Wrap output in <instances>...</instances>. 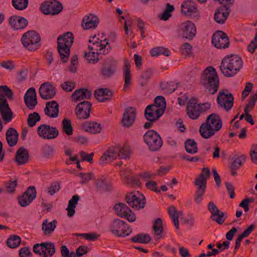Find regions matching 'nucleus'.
Segmentation results:
<instances>
[{"mask_svg": "<svg viewBox=\"0 0 257 257\" xmlns=\"http://www.w3.org/2000/svg\"><path fill=\"white\" fill-rule=\"evenodd\" d=\"M150 53L153 57L158 56L161 54L164 55L166 56H169L171 52L170 50L167 48L163 47H158L152 49L150 51Z\"/></svg>", "mask_w": 257, "mask_h": 257, "instance_id": "obj_46", "label": "nucleus"}, {"mask_svg": "<svg viewBox=\"0 0 257 257\" xmlns=\"http://www.w3.org/2000/svg\"><path fill=\"white\" fill-rule=\"evenodd\" d=\"M7 142L10 147L15 146L18 141L19 134L17 130L13 128H9L6 134Z\"/></svg>", "mask_w": 257, "mask_h": 257, "instance_id": "obj_30", "label": "nucleus"}, {"mask_svg": "<svg viewBox=\"0 0 257 257\" xmlns=\"http://www.w3.org/2000/svg\"><path fill=\"white\" fill-rule=\"evenodd\" d=\"M37 192L34 186H30L22 195L18 198V201L22 207L30 204L36 197Z\"/></svg>", "mask_w": 257, "mask_h": 257, "instance_id": "obj_18", "label": "nucleus"}, {"mask_svg": "<svg viewBox=\"0 0 257 257\" xmlns=\"http://www.w3.org/2000/svg\"><path fill=\"white\" fill-rule=\"evenodd\" d=\"M118 149L115 147L109 148L100 157L99 164L104 166L106 164L110 163L117 157Z\"/></svg>", "mask_w": 257, "mask_h": 257, "instance_id": "obj_23", "label": "nucleus"}, {"mask_svg": "<svg viewBox=\"0 0 257 257\" xmlns=\"http://www.w3.org/2000/svg\"><path fill=\"white\" fill-rule=\"evenodd\" d=\"M256 101L257 91L253 96L250 97L248 103L245 106L244 108V112H249V111H251L253 109Z\"/></svg>", "mask_w": 257, "mask_h": 257, "instance_id": "obj_54", "label": "nucleus"}, {"mask_svg": "<svg viewBox=\"0 0 257 257\" xmlns=\"http://www.w3.org/2000/svg\"><path fill=\"white\" fill-rule=\"evenodd\" d=\"M196 33V27L191 21L183 23L178 30V35L180 37L189 40H193Z\"/></svg>", "mask_w": 257, "mask_h": 257, "instance_id": "obj_12", "label": "nucleus"}, {"mask_svg": "<svg viewBox=\"0 0 257 257\" xmlns=\"http://www.w3.org/2000/svg\"><path fill=\"white\" fill-rule=\"evenodd\" d=\"M12 4L15 9L22 11L28 5V0H12Z\"/></svg>", "mask_w": 257, "mask_h": 257, "instance_id": "obj_53", "label": "nucleus"}, {"mask_svg": "<svg viewBox=\"0 0 257 257\" xmlns=\"http://www.w3.org/2000/svg\"><path fill=\"white\" fill-rule=\"evenodd\" d=\"M125 200L130 206L137 210L144 208L146 203L145 197L139 191L127 193Z\"/></svg>", "mask_w": 257, "mask_h": 257, "instance_id": "obj_8", "label": "nucleus"}, {"mask_svg": "<svg viewBox=\"0 0 257 257\" xmlns=\"http://www.w3.org/2000/svg\"><path fill=\"white\" fill-rule=\"evenodd\" d=\"M75 87V83L72 81H66L61 84L62 89L66 92L72 91Z\"/></svg>", "mask_w": 257, "mask_h": 257, "instance_id": "obj_64", "label": "nucleus"}, {"mask_svg": "<svg viewBox=\"0 0 257 257\" xmlns=\"http://www.w3.org/2000/svg\"><path fill=\"white\" fill-rule=\"evenodd\" d=\"M226 218V213L221 210L219 211L218 213H212L210 216V219L220 225L223 224Z\"/></svg>", "mask_w": 257, "mask_h": 257, "instance_id": "obj_45", "label": "nucleus"}, {"mask_svg": "<svg viewBox=\"0 0 257 257\" xmlns=\"http://www.w3.org/2000/svg\"><path fill=\"white\" fill-rule=\"evenodd\" d=\"M174 10V7L170 4H167L166 8L162 15L161 19L164 21L168 20L172 16L171 12Z\"/></svg>", "mask_w": 257, "mask_h": 257, "instance_id": "obj_59", "label": "nucleus"}, {"mask_svg": "<svg viewBox=\"0 0 257 257\" xmlns=\"http://www.w3.org/2000/svg\"><path fill=\"white\" fill-rule=\"evenodd\" d=\"M203 176L202 174H200L196 179L194 183L196 186H198L194 198L195 201L197 204L202 201V196L204 195L206 188L207 180Z\"/></svg>", "mask_w": 257, "mask_h": 257, "instance_id": "obj_19", "label": "nucleus"}, {"mask_svg": "<svg viewBox=\"0 0 257 257\" xmlns=\"http://www.w3.org/2000/svg\"><path fill=\"white\" fill-rule=\"evenodd\" d=\"M92 104L87 101L78 103L75 107L76 112H90Z\"/></svg>", "mask_w": 257, "mask_h": 257, "instance_id": "obj_43", "label": "nucleus"}, {"mask_svg": "<svg viewBox=\"0 0 257 257\" xmlns=\"http://www.w3.org/2000/svg\"><path fill=\"white\" fill-rule=\"evenodd\" d=\"M114 209L117 216L126 218L130 222H134L136 220L135 214L125 204L123 203L115 204Z\"/></svg>", "mask_w": 257, "mask_h": 257, "instance_id": "obj_11", "label": "nucleus"}, {"mask_svg": "<svg viewBox=\"0 0 257 257\" xmlns=\"http://www.w3.org/2000/svg\"><path fill=\"white\" fill-rule=\"evenodd\" d=\"M79 199L80 197L79 195H74L69 201L68 207L66 208L67 211V216L68 217H72L74 215L75 212V208L76 207L77 202Z\"/></svg>", "mask_w": 257, "mask_h": 257, "instance_id": "obj_35", "label": "nucleus"}, {"mask_svg": "<svg viewBox=\"0 0 257 257\" xmlns=\"http://www.w3.org/2000/svg\"><path fill=\"white\" fill-rule=\"evenodd\" d=\"M222 126L221 118L217 113H211L199 128V133L204 139H209L213 136L216 132L220 130Z\"/></svg>", "mask_w": 257, "mask_h": 257, "instance_id": "obj_1", "label": "nucleus"}, {"mask_svg": "<svg viewBox=\"0 0 257 257\" xmlns=\"http://www.w3.org/2000/svg\"><path fill=\"white\" fill-rule=\"evenodd\" d=\"M29 158L28 151L23 147L20 148L15 156V161L18 165H22L28 163Z\"/></svg>", "mask_w": 257, "mask_h": 257, "instance_id": "obj_28", "label": "nucleus"}, {"mask_svg": "<svg viewBox=\"0 0 257 257\" xmlns=\"http://www.w3.org/2000/svg\"><path fill=\"white\" fill-rule=\"evenodd\" d=\"M33 252L42 257H51L56 252L55 245L52 242H43L35 244Z\"/></svg>", "mask_w": 257, "mask_h": 257, "instance_id": "obj_9", "label": "nucleus"}, {"mask_svg": "<svg viewBox=\"0 0 257 257\" xmlns=\"http://www.w3.org/2000/svg\"><path fill=\"white\" fill-rule=\"evenodd\" d=\"M59 107L58 103L55 100L47 102L44 109V112H59Z\"/></svg>", "mask_w": 257, "mask_h": 257, "instance_id": "obj_48", "label": "nucleus"}, {"mask_svg": "<svg viewBox=\"0 0 257 257\" xmlns=\"http://www.w3.org/2000/svg\"><path fill=\"white\" fill-rule=\"evenodd\" d=\"M116 61L113 58L105 60L100 70V73L103 78L111 77L116 72Z\"/></svg>", "mask_w": 257, "mask_h": 257, "instance_id": "obj_16", "label": "nucleus"}, {"mask_svg": "<svg viewBox=\"0 0 257 257\" xmlns=\"http://www.w3.org/2000/svg\"><path fill=\"white\" fill-rule=\"evenodd\" d=\"M164 113H144L145 118L148 121L144 124V127L146 129L151 128L153 123L158 120Z\"/></svg>", "mask_w": 257, "mask_h": 257, "instance_id": "obj_33", "label": "nucleus"}, {"mask_svg": "<svg viewBox=\"0 0 257 257\" xmlns=\"http://www.w3.org/2000/svg\"><path fill=\"white\" fill-rule=\"evenodd\" d=\"M145 143L149 150L156 152L159 151L163 145V141L159 134L154 130L148 131L144 135Z\"/></svg>", "mask_w": 257, "mask_h": 257, "instance_id": "obj_7", "label": "nucleus"}, {"mask_svg": "<svg viewBox=\"0 0 257 257\" xmlns=\"http://www.w3.org/2000/svg\"><path fill=\"white\" fill-rule=\"evenodd\" d=\"M130 65L127 60L125 61V68L124 71V84L123 88L125 89L131 83V75L130 70Z\"/></svg>", "mask_w": 257, "mask_h": 257, "instance_id": "obj_49", "label": "nucleus"}, {"mask_svg": "<svg viewBox=\"0 0 257 257\" xmlns=\"http://www.w3.org/2000/svg\"><path fill=\"white\" fill-rule=\"evenodd\" d=\"M199 106L197 99L195 97L191 98L187 105V112H198Z\"/></svg>", "mask_w": 257, "mask_h": 257, "instance_id": "obj_44", "label": "nucleus"}, {"mask_svg": "<svg viewBox=\"0 0 257 257\" xmlns=\"http://www.w3.org/2000/svg\"><path fill=\"white\" fill-rule=\"evenodd\" d=\"M0 112H12L6 98L2 94H0Z\"/></svg>", "mask_w": 257, "mask_h": 257, "instance_id": "obj_51", "label": "nucleus"}, {"mask_svg": "<svg viewBox=\"0 0 257 257\" xmlns=\"http://www.w3.org/2000/svg\"><path fill=\"white\" fill-rule=\"evenodd\" d=\"M95 185L97 191L100 192L108 191L111 189L110 185L107 182L104 176L98 178L96 181Z\"/></svg>", "mask_w": 257, "mask_h": 257, "instance_id": "obj_34", "label": "nucleus"}, {"mask_svg": "<svg viewBox=\"0 0 257 257\" xmlns=\"http://www.w3.org/2000/svg\"><path fill=\"white\" fill-rule=\"evenodd\" d=\"M246 156L244 155L238 156L234 159L232 158L231 161H230V169H233L234 170H237L239 169L244 164Z\"/></svg>", "mask_w": 257, "mask_h": 257, "instance_id": "obj_38", "label": "nucleus"}, {"mask_svg": "<svg viewBox=\"0 0 257 257\" xmlns=\"http://www.w3.org/2000/svg\"><path fill=\"white\" fill-rule=\"evenodd\" d=\"M63 8L62 4L56 0L45 1L40 6L41 12L47 15L58 14L62 11Z\"/></svg>", "mask_w": 257, "mask_h": 257, "instance_id": "obj_10", "label": "nucleus"}, {"mask_svg": "<svg viewBox=\"0 0 257 257\" xmlns=\"http://www.w3.org/2000/svg\"><path fill=\"white\" fill-rule=\"evenodd\" d=\"M230 12V10L219 7L214 14V18L216 23L223 24L225 22Z\"/></svg>", "mask_w": 257, "mask_h": 257, "instance_id": "obj_29", "label": "nucleus"}, {"mask_svg": "<svg viewBox=\"0 0 257 257\" xmlns=\"http://www.w3.org/2000/svg\"><path fill=\"white\" fill-rule=\"evenodd\" d=\"M0 94L4 95L5 97L10 100H12L14 97V93L13 91L7 85L0 86Z\"/></svg>", "mask_w": 257, "mask_h": 257, "instance_id": "obj_56", "label": "nucleus"}, {"mask_svg": "<svg viewBox=\"0 0 257 257\" xmlns=\"http://www.w3.org/2000/svg\"><path fill=\"white\" fill-rule=\"evenodd\" d=\"M179 83V82L175 83L174 82L171 81L164 84H161V87L166 93L170 94L177 88Z\"/></svg>", "mask_w": 257, "mask_h": 257, "instance_id": "obj_47", "label": "nucleus"}, {"mask_svg": "<svg viewBox=\"0 0 257 257\" xmlns=\"http://www.w3.org/2000/svg\"><path fill=\"white\" fill-rule=\"evenodd\" d=\"M73 40V34L69 32L59 36L57 38L58 52L63 63H65L68 61Z\"/></svg>", "mask_w": 257, "mask_h": 257, "instance_id": "obj_4", "label": "nucleus"}, {"mask_svg": "<svg viewBox=\"0 0 257 257\" xmlns=\"http://www.w3.org/2000/svg\"><path fill=\"white\" fill-rule=\"evenodd\" d=\"M153 229L155 233V239L159 240L163 237V222L161 218H158L155 220L153 226Z\"/></svg>", "mask_w": 257, "mask_h": 257, "instance_id": "obj_36", "label": "nucleus"}, {"mask_svg": "<svg viewBox=\"0 0 257 257\" xmlns=\"http://www.w3.org/2000/svg\"><path fill=\"white\" fill-rule=\"evenodd\" d=\"M166 107L165 98L162 96H158L154 100V103L148 105L144 112H164Z\"/></svg>", "mask_w": 257, "mask_h": 257, "instance_id": "obj_17", "label": "nucleus"}, {"mask_svg": "<svg viewBox=\"0 0 257 257\" xmlns=\"http://www.w3.org/2000/svg\"><path fill=\"white\" fill-rule=\"evenodd\" d=\"M177 210L174 206H171L168 209L170 216L172 218L174 224L177 229L179 227V220H178Z\"/></svg>", "mask_w": 257, "mask_h": 257, "instance_id": "obj_50", "label": "nucleus"}, {"mask_svg": "<svg viewBox=\"0 0 257 257\" xmlns=\"http://www.w3.org/2000/svg\"><path fill=\"white\" fill-rule=\"evenodd\" d=\"M152 74L153 71L150 69H148L142 73L141 76L142 79L141 84L142 86H144L149 81Z\"/></svg>", "mask_w": 257, "mask_h": 257, "instance_id": "obj_61", "label": "nucleus"}, {"mask_svg": "<svg viewBox=\"0 0 257 257\" xmlns=\"http://www.w3.org/2000/svg\"><path fill=\"white\" fill-rule=\"evenodd\" d=\"M118 149L117 157L119 159H126L129 157L130 149L126 146H123L121 148L116 147Z\"/></svg>", "mask_w": 257, "mask_h": 257, "instance_id": "obj_58", "label": "nucleus"}, {"mask_svg": "<svg viewBox=\"0 0 257 257\" xmlns=\"http://www.w3.org/2000/svg\"><path fill=\"white\" fill-rule=\"evenodd\" d=\"M151 238L149 234L139 233L132 237L131 240L133 242L146 244L151 241Z\"/></svg>", "mask_w": 257, "mask_h": 257, "instance_id": "obj_39", "label": "nucleus"}, {"mask_svg": "<svg viewBox=\"0 0 257 257\" xmlns=\"http://www.w3.org/2000/svg\"><path fill=\"white\" fill-rule=\"evenodd\" d=\"M41 38L34 31H29L23 34L21 38L24 47L29 51H35L40 47Z\"/></svg>", "mask_w": 257, "mask_h": 257, "instance_id": "obj_5", "label": "nucleus"}, {"mask_svg": "<svg viewBox=\"0 0 257 257\" xmlns=\"http://www.w3.org/2000/svg\"><path fill=\"white\" fill-rule=\"evenodd\" d=\"M39 92L41 98L46 100L52 98L56 94L55 87L48 82L41 85Z\"/></svg>", "mask_w": 257, "mask_h": 257, "instance_id": "obj_21", "label": "nucleus"}, {"mask_svg": "<svg viewBox=\"0 0 257 257\" xmlns=\"http://www.w3.org/2000/svg\"><path fill=\"white\" fill-rule=\"evenodd\" d=\"M136 118V113H123L121 119L122 125L124 127L132 126Z\"/></svg>", "mask_w": 257, "mask_h": 257, "instance_id": "obj_37", "label": "nucleus"}, {"mask_svg": "<svg viewBox=\"0 0 257 257\" xmlns=\"http://www.w3.org/2000/svg\"><path fill=\"white\" fill-rule=\"evenodd\" d=\"M24 100L27 107L29 110H33L37 105V98L36 91L34 87L27 90L24 96Z\"/></svg>", "mask_w": 257, "mask_h": 257, "instance_id": "obj_20", "label": "nucleus"}, {"mask_svg": "<svg viewBox=\"0 0 257 257\" xmlns=\"http://www.w3.org/2000/svg\"><path fill=\"white\" fill-rule=\"evenodd\" d=\"M242 66V61L237 55L225 56L222 60L220 69L226 77H231L237 74Z\"/></svg>", "mask_w": 257, "mask_h": 257, "instance_id": "obj_2", "label": "nucleus"}, {"mask_svg": "<svg viewBox=\"0 0 257 257\" xmlns=\"http://www.w3.org/2000/svg\"><path fill=\"white\" fill-rule=\"evenodd\" d=\"M86 131L91 134H97L100 132L101 128L99 123L94 122H88L85 123Z\"/></svg>", "mask_w": 257, "mask_h": 257, "instance_id": "obj_42", "label": "nucleus"}, {"mask_svg": "<svg viewBox=\"0 0 257 257\" xmlns=\"http://www.w3.org/2000/svg\"><path fill=\"white\" fill-rule=\"evenodd\" d=\"M89 43H92L93 45V49L96 51L97 55L98 54H106L110 50L111 48L109 46L106 48V46L108 45L109 43L107 39L103 41H93L92 40H89Z\"/></svg>", "mask_w": 257, "mask_h": 257, "instance_id": "obj_25", "label": "nucleus"}, {"mask_svg": "<svg viewBox=\"0 0 257 257\" xmlns=\"http://www.w3.org/2000/svg\"><path fill=\"white\" fill-rule=\"evenodd\" d=\"M62 129L63 132L68 136L73 134V127L70 119L64 118L62 121Z\"/></svg>", "mask_w": 257, "mask_h": 257, "instance_id": "obj_52", "label": "nucleus"}, {"mask_svg": "<svg viewBox=\"0 0 257 257\" xmlns=\"http://www.w3.org/2000/svg\"><path fill=\"white\" fill-rule=\"evenodd\" d=\"M60 189V184L58 182H52L47 188V192L50 195H53Z\"/></svg>", "mask_w": 257, "mask_h": 257, "instance_id": "obj_62", "label": "nucleus"}, {"mask_svg": "<svg viewBox=\"0 0 257 257\" xmlns=\"http://www.w3.org/2000/svg\"><path fill=\"white\" fill-rule=\"evenodd\" d=\"M91 96V92L85 88H80L76 90L72 94V98L75 101L80 99H89Z\"/></svg>", "mask_w": 257, "mask_h": 257, "instance_id": "obj_31", "label": "nucleus"}, {"mask_svg": "<svg viewBox=\"0 0 257 257\" xmlns=\"http://www.w3.org/2000/svg\"><path fill=\"white\" fill-rule=\"evenodd\" d=\"M185 148L187 153L192 154L196 153L198 151L197 144L193 139H188L186 141Z\"/></svg>", "mask_w": 257, "mask_h": 257, "instance_id": "obj_41", "label": "nucleus"}, {"mask_svg": "<svg viewBox=\"0 0 257 257\" xmlns=\"http://www.w3.org/2000/svg\"><path fill=\"white\" fill-rule=\"evenodd\" d=\"M99 23L98 17L92 14H90L89 16H85L82 19L81 26L83 29H94Z\"/></svg>", "mask_w": 257, "mask_h": 257, "instance_id": "obj_24", "label": "nucleus"}, {"mask_svg": "<svg viewBox=\"0 0 257 257\" xmlns=\"http://www.w3.org/2000/svg\"><path fill=\"white\" fill-rule=\"evenodd\" d=\"M37 131L41 138L47 140L55 139L59 135V131L56 127L48 124L40 125L38 127Z\"/></svg>", "mask_w": 257, "mask_h": 257, "instance_id": "obj_13", "label": "nucleus"}, {"mask_svg": "<svg viewBox=\"0 0 257 257\" xmlns=\"http://www.w3.org/2000/svg\"><path fill=\"white\" fill-rule=\"evenodd\" d=\"M233 100L232 94L225 93L224 90L220 91L217 97V101L219 105L227 111L232 107L234 103Z\"/></svg>", "mask_w": 257, "mask_h": 257, "instance_id": "obj_15", "label": "nucleus"}, {"mask_svg": "<svg viewBox=\"0 0 257 257\" xmlns=\"http://www.w3.org/2000/svg\"><path fill=\"white\" fill-rule=\"evenodd\" d=\"M43 156L46 158H52L54 154V148L52 146L45 145L42 149Z\"/></svg>", "mask_w": 257, "mask_h": 257, "instance_id": "obj_57", "label": "nucleus"}, {"mask_svg": "<svg viewBox=\"0 0 257 257\" xmlns=\"http://www.w3.org/2000/svg\"><path fill=\"white\" fill-rule=\"evenodd\" d=\"M17 186V180H12L11 179L9 182L6 183V188L8 193H13Z\"/></svg>", "mask_w": 257, "mask_h": 257, "instance_id": "obj_63", "label": "nucleus"}, {"mask_svg": "<svg viewBox=\"0 0 257 257\" xmlns=\"http://www.w3.org/2000/svg\"><path fill=\"white\" fill-rule=\"evenodd\" d=\"M57 221L54 219L49 222L48 219L43 221L42 224V229L45 235H50L52 234L56 227Z\"/></svg>", "mask_w": 257, "mask_h": 257, "instance_id": "obj_32", "label": "nucleus"}, {"mask_svg": "<svg viewBox=\"0 0 257 257\" xmlns=\"http://www.w3.org/2000/svg\"><path fill=\"white\" fill-rule=\"evenodd\" d=\"M112 95V91L107 88H99L94 91V97L99 102L110 100Z\"/></svg>", "mask_w": 257, "mask_h": 257, "instance_id": "obj_27", "label": "nucleus"}, {"mask_svg": "<svg viewBox=\"0 0 257 257\" xmlns=\"http://www.w3.org/2000/svg\"><path fill=\"white\" fill-rule=\"evenodd\" d=\"M96 52H85L84 54V58L87 62L91 64H95L98 61V58L95 57Z\"/></svg>", "mask_w": 257, "mask_h": 257, "instance_id": "obj_60", "label": "nucleus"}, {"mask_svg": "<svg viewBox=\"0 0 257 257\" xmlns=\"http://www.w3.org/2000/svg\"><path fill=\"white\" fill-rule=\"evenodd\" d=\"M9 24L15 30L25 29L28 24V20L24 17L13 16L9 19Z\"/></svg>", "mask_w": 257, "mask_h": 257, "instance_id": "obj_26", "label": "nucleus"}, {"mask_svg": "<svg viewBox=\"0 0 257 257\" xmlns=\"http://www.w3.org/2000/svg\"><path fill=\"white\" fill-rule=\"evenodd\" d=\"M109 230L117 237L128 236L132 231V228L124 221L115 218L110 224Z\"/></svg>", "mask_w": 257, "mask_h": 257, "instance_id": "obj_6", "label": "nucleus"}, {"mask_svg": "<svg viewBox=\"0 0 257 257\" xmlns=\"http://www.w3.org/2000/svg\"><path fill=\"white\" fill-rule=\"evenodd\" d=\"M40 119L39 113H30L27 119L28 124L30 127H33Z\"/></svg>", "mask_w": 257, "mask_h": 257, "instance_id": "obj_55", "label": "nucleus"}, {"mask_svg": "<svg viewBox=\"0 0 257 257\" xmlns=\"http://www.w3.org/2000/svg\"><path fill=\"white\" fill-rule=\"evenodd\" d=\"M181 13L186 16H193L196 19L200 17L196 4L192 1H187L182 4Z\"/></svg>", "mask_w": 257, "mask_h": 257, "instance_id": "obj_22", "label": "nucleus"}, {"mask_svg": "<svg viewBox=\"0 0 257 257\" xmlns=\"http://www.w3.org/2000/svg\"><path fill=\"white\" fill-rule=\"evenodd\" d=\"M201 82L204 85L205 91L211 94L218 90L219 80L216 70L211 66L207 67L201 77Z\"/></svg>", "mask_w": 257, "mask_h": 257, "instance_id": "obj_3", "label": "nucleus"}, {"mask_svg": "<svg viewBox=\"0 0 257 257\" xmlns=\"http://www.w3.org/2000/svg\"><path fill=\"white\" fill-rule=\"evenodd\" d=\"M21 238L18 235H11L7 241V245L10 248H15L20 246Z\"/></svg>", "mask_w": 257, "mask_h": 257, "instance_id": "obj_40", "label": "nucleus"}, {"mask_svg": "<svg viewBox=\"0 0 257 257\" xmlns=\"http://www.w3.org/2000/svg\"><path fill=\"white\" fill-rule=\"evenodd\" d=\"M212 43L217 49H225L229 45V40L226 33L218 31L213 35Z\"/></svg>", "mask_w": 257, "mask_h": 257, "instance_id": "obj_14", "label": "nucleus"}]
</instances>
